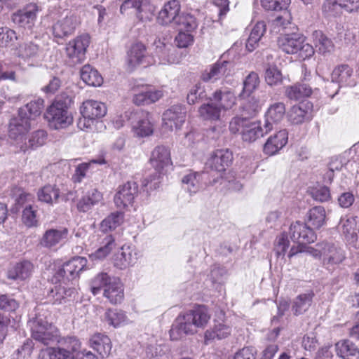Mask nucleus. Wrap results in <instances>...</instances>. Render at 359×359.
I'll return each instance as SVG.
<instances>
[{"instance_id": "f257e3e1", "label": "nucleus", "mask_w": 359, "mask_h": 359, "mask_svg": "<svg viewBox=\"0 0 359 359\" xmlns=\"http://www.w3.org/2000/svg\"><path fill=\"white\" fill-rule=\"evenodd\" d=\"M210 319L208 308L200 305L180 315L175 320L170 330L172 340H178L188 334H194L198 328H203Z\"/></svg>"}, {"instance_id": "f03ea898", "label": "nucleus", "mask_w": 359, "mask_h": 359, "mask_svg": "<svg viewBox=\"0 0 359 359\" xmlns=\"http://www.w3.org/2000/svg\"><path fill=\"white\" fill-rule=\"evenodd\" d=\"M278 47L285 53L296 54L302 59L310 57L314 53V49L311 45L305 43V38L298 33L285 34L278 37Z\"/></svg>"}, {"instance_id": "7ed1b4c3", "label": "nucleus", "mask_w": 359, "mask_h": 359, "mask_svg": "<svg viewBox=\"0 0 359 359\" xmlns=\"http://www.w3.org/2000/svg\"><path fill=\"white\" fill-rule=\"evenodd\" d=\"M32 337L45 345L57 341L58 330L55 325L48 323L46 313H39L30 321Z\"/></svg>"}, {"instance_id": "20e7f679", "label": "nucleus", "mask_w": 359, "mask_h": 359, "mask_svg": "<svg viewBox=\"0 0 359 359\" xmlns=\"http://www.w3.org/2000/svg\"><path fill=\"white\" fill-rule=\"evenodd\" d=\"M45 118L49 126L55 130L66 128L73 123V117L66 104L55 101L46 110Z\"/></svg>"}, {"instance_id": "39448f33", "label": "nucleus", "mask_w": 359, "mask_h": 359, "mask_svg": "<svg viewBox=\"0 0 359 359\" xmlns=\"http://www.w3.org/2000/svg\"><path fill=\"white\" fill-rule=\"evenodd\" d=\"M81 23L80 18L72 11H64L52 26L55 38L65 39L72 35Z\"/></svg>"}, {"instance_id": "423d86ee", "label": "nucleus", "mask_w": 359, "mask_h": 359, "mask_svg": "<svg viewBox=\"0 0 359 359\" xmlns=\"http://www.w3.org/2000/svg\"><path fill=\"white\" fill-rule=\"evenodd\" d=\"M90 44L88 34H81L70 40L65 47L67 62L74 66L83 62L86 59L87 48Z\"/></svg>"}, {"instance_id": "0eeeda50", "label": "nucleus", "mask_w": 359, "mask_h": 359, "mask_svg": "<svg viewBox=\"0 0 359 359\" xmlns=\"http://www.w3.org/2000/svg\"><path fill=\"white\" fill-rule=\"evenodd\" d=\"M322 13L325 17H337L342 11L353 13L359 11V0H325Z\"/></svg>"}, {"instance_id": "6e6552de", "label": "nucleus", "mask_w": 359, "mask_h": 359, "mask_svg": "<svg viewBox=\"0 0 359 359\" xmlns=\"http://www.w3.org/2000/svg\"><path fill=\"white\" fill-rule=\"evenodd\" d=\"M338 228L349 245L359 248V218L347 215L341 219Z\"/></svg>"}, {"instance_id": "1a4fd4ad", "label": "nucleus", "mask_w": 359, "mask_h": 359, "mask_svg": "<svg viewBox=\"0 0 359 359\" xmlns=\"http://www.w3.org/2000/svg\"><path fill=\"white\" fill-rule=\"evenodd\" d=\"M67 348H48L43 351L39 359H74L75 353L80 348V342L76 338H69Z\"/></svg>"}, {"instance_id": "9d476101", "label": "nucleus", "mask_w": 359, "mask_h": 359, "mask_svg": "<svg viewBox=\"0 0 359 359\" xmlns=\"http://www.w3.org/2000/svg\"><path fill=\"white\" fill-rule=\"evenodd\" d=\"M133 101L138 106L151 104L164 96L162 89H155L148 86H135L133 88Z\"/></svg>"}, {"instance_id": "9b49d317", "label": "nucleus", "mask_w": 359, "mask_h": 359, "mask_svg": "<svg viewBox=\"0 0 359 359\" xmlns=\"http://www.w3.org/2000/svg\"><path fill=\"white\" fill-rule=\"evenodd\" d=\"M138 194V185L134 181L127 182L118 187L114 196V203L117 208H124L133 204Z\"/></svg>"}, {"instance_id": "f8f14e48", "label": "nucleus", "mask_w": 359, "mask_h": 359, "mask_svg": "<svg viewBox=\"0 0 359 359\" xmlns=\"http://www.w3.org/2000/svg\"><path fill=\"white\" fill-rule=\"evenodd\" d=\"M41 10V7L36 4H29L22 10L13 13L12 20L20 27L32 28L34 25L38 13Z\"/></svg>"}, {"instance_id": "ddd939ff", "label": "nucleus", "mask_w": 359, "mask_h": 359, "mask_svg": "<svg viewBox=\"0 0 359 359\" xmlns=\"http://www.w3.org/2000/svg\"><path fill=\"white\" fill-rule=\"evenodd\" d=\"M185 118V109L182 105H173L163 114V126L170 130L180 129Z\"/></svg>"}, {"instance_id": "4468645a", "label": "nucleus", "mask_w": 359, "mask_h": 359, "mask_svg": "<svg viewBox=\"0 0 359 359\" xmlns=\"http://www.w3.org/2000/svg\"><path fill=\"white\" fill-rule=\"evenodd\" d=\"M27 116H25L18 111L17 116L11 119L8 133L11 138L15 140H22L33 125Z\"/></svg>"}, {"instance_id": "2eb2a0df", "label": "nucleus", "mask_w": 359, "mask_h": 359, "mask_svg": "<svg viewBox=\"0 0 359 359\" xmlns=\"http://www.w3.org/2000/svg\"><path fill=\"white\" fill-rule=\"evenodd\" d=\"M320 255L323 264L325 266L339 264L346 258L345 252L341 248L330 243H322Z\"/></svg>"}, {"instance_id": "dca6fc26", "label": "nucleus", "mask_w": 359, "mask_h": 359, "mask_svg": "<svg viewBox=\"0 0 359 359\" xmlns=\"http://www.w3.org/2000/svg\"><path fill=\"white\" fill-rule=\"evenodd\" d=\"M290 234L291 238L299 244L313 243L316 239L313 229L306 224L298 221L291 224Z\"/></svg>"}, {"instance_id": "f3484780", "label": "nucleus", "mask_w": 359, "mask_h": 359, "mask_svg": "<svg viewBox=\"0 0 359 359\" xmlns=\"http://www.w3.org/2000/svg\"><path fill=\"white\" fill-rule=\"evenodd\" d=\"M233 160V154L229 149H217L210 156L207 165L219 173L226 171Z\"/></svg>"}, {"instance_id": "a211bd4d", "label": "nucleus", "mask_w": 359, "mask_h": 359, "mask_svg": "<svg viewBox=\"0 0 359 359\" xmlns=\"http://www.w3.org/2000/svg\"><path fill=\"white\" fill-rule=\"evenodd\" d=\"M137 260L135 249L129 245H123L113 256L114 266L125 269L133 265Z\"/></svg>"}, {"instance_id": "6ab92c4d", "label": "nucleus", "mask_w": 359, "mask_h": 359, "mask_svg": "<svg viewBox=\"0 0 359 359\" xmlns=\"http://www.w3.org/2000/svg\"><path fill=\"white\" fill-rule=\"evenodd\" d=\"M152 166L158 172L172 165L170 149L165 145H158L152 151L150 158Z\"/></svg>"}, {"instance_id": "aec40b11", "label": "nucleus", "mask_w": 359, "mask_h": 359, "mask_svg": "<svg viewBox=\"0 0 359 359\" xmlns=\"http://www.w3.org/2000/svg\"><path fill=\"white\" fill-rule=\"evenodd\" d=\"M332 81L337 83L340 87L354 86L355 79L354 71L348 65H341L336 67L331 74Z\"/></svg>"}, {"instance_id": "412c9836", "label": "nucleus", "mask_w": 359, "mask_h": 359, "mask_svg": "<svg viewBox=\"0 0 359 359\" xmlns=\"http://www.w3.org/2000/svg\"><path fill=\"white\" fill-rule=\"evenodd\" d=\"M288 133L285 129L280 130L271 135L263 147L264 154L269 156L276 154L287 143Z\"/></svg>"}, {"instance_id": "4be33fe9", "label": "nucleus", "mask_w": 359, "mask_h": 359, "mask_svg": "<svg viewBox=\"0 0 359 359\" xmlns=\"http://www.w3.org/2000/svg\"><path fill=\"white\" fill-rule=\"evenodd\" d=\"M209 100L224 111L231 109L236 103L234 93L227 88L217 90Z\"/></svg>"}, {"instance_id": "5701e85b", "label": "nucleus", "mask_w": 359, "mask_h": 359, "mask_svg": "<svg viewBox=\"0 0 359 359\" xmlns=\"http://www.w3.org/2000/svg\"><path fill=\"white\" fill-rule=\"evenodd\" d=\"M68 236L66 228L50 229L45 231L42 236L40 244L46 248H52L64 242Z\"/></svg>"}, {"instance_id": "b1692460", "label": "nucleus", "mask_w": 359, "mask_h": 359, "mask_svg": "<svg viewBox=\"0 0 359 359\" xmlns=\"http://www.w3.org/2000/svg\"><path fill=\"white\" fill-rule=\"evenodd\" d=\"M180 11V4L177 0L170 1L165 4L157 16L158 23L162 25L174 24Z\"/></svg>"}, {"instance_id": "393cba45", "label": "nucleus", "mask_w": 359, "mask_h": 359, "mask_svg": "<svg viewBox=\"0 0 359 359\" xmlns=\"http://www.w3.org/2000/svg\"><path fill=\"white\" fill-rule=\"evenodd\" d=\"M285 115V105L282 102L271 104L266 113L265 133H269L273 128L272 123L280 122Z\"/></svg>"}, {"instance_id": "a878e982", "label": "nucleus", "mask_w": 359, "mask_h": 359, "mask_svg": "<svg viewBox=\"0 0 359 359\" xmlns=\"http://www.w3.org/2000/svg\"><path fill=\"white\" fill-rule=\"evenodd\" d=\"M87 260L82 257H75L65 262L61 268L57 269V276H62L63 273L69 272L68 280H74L79 276V273L85 268Z\"/></svg>"}, {"instance_id": "bb28decb", "label": "nucleus", "mask_w": 359, "mask_h": 359, "mask_svg": "<svg viewBox=\"0 0 359 359\" xmlns=\"http://www.w3.org/2000/svg\"><path fill=\"white\" fill-rule=\"evenodd\" d=\"M311 104L310 102H300L291 107L288 113L289 121L293 124H301L311 118Z\"/></svg>"}, {"instance_id": "cd10ccee", "label": "nucleus", "mask_w": 359, "mask_h": 359, "mask_svg": "<svg viewBox=\"0 0 359 359\" xmlns=\"http://www.w3.org/2000/svg\"><path fill=\"white\" fill-rule=\"evenodd\" d=\"M60 283L55 285L48 294V300L53 304H60L70 301L74 294V289L67 287Z\"/></svg>"}, {"instance_id": "c85d7f7f", "label": "nucleus", "mask_w": 359, "mask_h": 359, "mask_svg": "<svg viewBox=\"0 0 359 359\" xmlns=\"http://www.w3.org/2000/svg\"><path fill=\"white\" fill-rule=\"evenodd\" d=\"M33 264L28 261L17 263L8 269L7 277L15 281H21L29 278L33 271Z\"/></svg>"}, {"instance_id": "c756f323", "label": "nucleus", "mask_w": 359, "mask_h": 359, "mask_svg": "<svg viewBox=\"0 0 359 359\" xmlns=\"http://www.w3.org/2000/svg\"><path fill=\"white\" fill-rule=\"evenodd\" d=\"M90 346L103 358L109 355L112 348L110 338L101 333H96L90 337Z\"/></svg>"}, {"instance_id": "7c9ffc66", "label": "nucleus", "mask_w": 359, "mask_h": 359, "mask_svg": "<svg viewBox=\"0 0 359 359\" xmlns=\"http://www.w3.org/2000/svg\"><path fill=\"white\" fill-rule=\"evenodd\" d=\"M228 66H229V62L226 61L214 64L202 74V80L205 82H214L224 76H228L229 74Z\"/></svg>"}, {"instance_id": "2f4dec72", "label": "nucleus", "mask_w": 359, "mask_h": 359, "mask_svg": "<svg viewBox=\"0 0 359 359\" xmlns=\"http://www.w3.org/2000/svg\"><path fill=\"white\" fill-rule=\"evenodd\" d=\"M147 56V52L145 46L140 42L133 43L127 53V62L128 65L133 68L140 64H142Z\"/></svg>"}, {"instance_id": "473e14b6", "label": "nucleus", "mask_w": 359, "mask_h": 359, "mask_svg": "<svg viewBox=\"0 0 359 359\" xmlns=\"http://www.w3.org/2000/svg\"><path fill=\"white\" fill-rule=\"evenodd\" d=\"M120 11L121 13L127 12L135 13L141 21H150L153 16L151 13L143 14L144 6L142 5V0H126L121 6Z\"/></svg>"}, {"instance_id": "72a5a7b5", "label": "nucleus", "mask_w": 359, "mask_h": 359, "mask_svg": "<svg viewBox=\"0 0 359 359\" xmlns=\"http://www.w3.org/2000/svg\"><path fill=\"white\" fill-rule=\"evenodd\" d=\"M107 113V108L104 103L88 100L83 102L81 107V114L96 120L104 116Z\"/></svg>"}, {"instance_id": "f704fd0d", "label": "nucleus", "mask_w": 359, "mask_h": 359, "mask_svg": "<svg viewBox=\"0 0 359 359\" xmlns=\"http://www.w3.org/2000/svg\"><path fill=\"white\" fill-rule=\"evenodd\" d=\"M313 41L317 52L326 55L334 50V44L331 39L327 36L322 31L316 30L312 34Z\"/></svg>"}, {"instance_id": "c9c22d12", "label": "nucleus", "mask_w": 359, "mask_h": 359, "mask_svg": "<svg viewBox=\"0 0 359 359\" xmlns=\"http://www.w3.org/2000/svg\"><path fill=\"white\" fill-rule=\"evenodd\" d=\"M103 294L111 304L121 303L124 297L123 287L121 280L117 278L111 279L108 286L105 287Z\"/></svg>"}, {"instance_id": "e433bc0d", "label": "nucleus", "mask_w": 359, "mask_h": 359, "mask_svg": "<svg viewBox=\"0 0 359 359\" xmlns=\"http://www.w3.org/2000/svg\"><path fill=\"white\" fill-rule=\"evenodd\" d=\"M314 292L310 290L297 296L292 303V311L295 316L303 314L309 310L312 304Z\"/></svg>"}, {"instance_id": "4c0bfd02", "label": "nucleus", "mask_w": 359, "mask_h": 359, "mask_svg": "<svg viewBox=\"0 0 359 359\" xmlns=\"http://www.w3.org/2000/svg\"><path fill=\"white\" fill-rule=\"evenodd\" d=\"M265 126H261L260 122L248 121L247 126L241 131L242 140L246 142H253L263 137L265 134Z\"/></svg>"}, {"instance_id": "58836bf2", "label": "nucleus", "mask_w": 359, "mask_h": 359, "mask_svg": "<svg viewBox=\"0 0 359 359\" xmlns=\"http://www.w3.org/2000/svg\"><path fill=\"white\" fill-rule=\"evenodd\" d=\"M134 133L139 137H147L154 132L151 116L149 113H142L138 120L133 126Z\"/></svg>"}, {"instance_id": "ea45409f", "label": "nucleus", "mask_w": 359, "mask_h": 359, "mask_svg": "<svg viewBox=\"0 0 359 359\" xmlns=\"http://www.w3.org/2000/svg\"><path fill=\"white\" fill-rule=\"evenodd\" d=\"M337 355L342 359H359V349L351 341L343 340L335 345Z\"/></svg>"}, {"instance_id": "a19ab883", "label": "nucleus", "mask_w": 359, "mask_h": 359, "mask_svg": "<svg viewBox=\"0 0 359 359\" xmlns=\"http://www.w3.org/2000/svg\"><path fill=\"white\" fill-rule=\"evenodd\" d=\"M231 333V327L224 323H219L215 324L211 329L207 330L205 332V343L206 344L214 339H222L228 337Z\"/></svg>"}, {"instance_id": "79ce46f5", "label": "nucleus", "mask_w": 359, "mask_h": 359, "mask_svg": "<svg viewBox=\"0 0 359 359\" xmlns=\"http://www.w3.org/2000/svg\"><path fill=\"white\" fill-rule=\"evenodd\" d=\"M44 107V100L41 98H36L27 103L23 107L19 109L20 114L27 116V118L32 122L39 116Z\"/></svg>"}, {"instance_id": "37998d69", "label": "nucleus", "mask_w": 359, "mask_h": 359, "mask_svg": "<svg viewBox=\"0 0 359 359\" xmlns=\"http://www.w3.org/2000/svg\"><path fill=\"white\" fill-rule=\"evenodd\" d=\"M102 199V194L97 189L88 191L77 203V208L81 212H88L92 207Z\"/></svg>"}, {"instance_id": "c03bdc74", "label": "nucleus", "mask_w": 359, "mask_h": 359, "mask_svg": "<svg viewBox=\"0 0 359 359\" xmlns=\"http://www.w3.org/2000/svg\"><path fill=\"white\" fill-rule=\"evenodd\" d=\"M82 81L90 86H100L103 79L97 69L89 65H84L80 72Z\"/></svg>"}, {"instance_id": "a18cd8bd", "label": "nucleus", "mask_w": 359, "mask_h": 359, "mask_svg": "<svg viewBox=\"0 0 359 359\" xmlns=\"http://www.w3.org/2000/svg\"><path fill=\"white\" fill-rule=\"evenodd\" d=\"M311 93V86L306 83H296L285 88V95L290 100H301L310 96Z\"/></svg>"}, {"instance_id": "49530a36", "label": "nucleus", "mask_w": 359, "mask_h": 359, "mask_svg": "<svg viewBox=\"0 0 359 359\" xmlns=\"http://www.w3.org/2000/svg\"><path fill=\"white\" fill-rule=\"evenodd\" d=\"M266 29V26L263 21L257 22L253 26L246 42V48L249 52H252L256 48Z\"/></svg>"}, {"instance_id": "de8ad7c7", "label": "nucleus", "mask_w": 359, "mask_h": 359, "mask_svg": "<svg viewBox=\"0 0 359 359\" xmlns=\"http://www.w3.org/2000/svg\"><path fill=\"white\" fill-rule=\"evenodd\" d=\"M104 319L107 323L117 328L129 323V319L126 313L118 309H108L104 313Z\"/></svg>"}, {"instance_id": "09e8293b", "label": "nucleus", "mask_w": 359, "mask_h": 359, "mask_svg": "<svg viewBox=\"0 0 359 359\" xmlns=\"http://www.w3.org/2000/svg\"><path fill=\"white\" fill-rule=\"evenodd\" d=\"M116 243L111 235L106 236L101 242L100 247L90 255L93 260L103 259L115 249Z\"/></svg>"}, {"instance_id": "8fccbe9b", "label": "nucleus", "mask_w": 359, "mask_h": 359, "mask_svg": "<svg viewBox=\"0 0 359 359\" xmlns=\"http://www.w3.org/2000/svg\"><path fill=\"white\" fill-rule=\"evenodd\" d=\"M221 108L218 107L214 102L202 104L198 110L199 116L207 121H218L220 119Z\"/></svg>"}, {"instance_id": "3c124183", "label": "nucleus", "mask_w": 359, "mask_h": 359, "mask_svg": "<svg viewBox=\"0 0 359 359\" xmlns=\"http://www.w3.org/2000/svg\"><path fill=\"white\" fill-rule=\"evenodd\" d=\"M325 223V210L322 206L311 208L308 212L307 224L311 228L319 229Z\"/></svg>"}, {"instance_id": "603ef678", "label": "nucleus", "mask_w": 359, "mask_h": 359, "mask_svg": "<svg viewBox=\"0 0 359 359\" xmlns=\"http://www.w3.org/2000/svg\"><path fill=\"white\" fill-rule=\"evenodd\" d=\"M201 174L198 172H190L183 177L182 182L184 189L190 194H194L201 188Z\"/></svg>"}, {"instance_id": "864d4df0", "label": "nucleus", "mask_w": 359, "mask_h": 359, "mask_svg": "<svg viewBox=\"0 0 359 359\" xmlns=\"http://www.w3.org/2000/svg\"><path fill=\"white\" fill-rule=\"evenodd\" d=\"M174 25L177 26L180 31H185L191 32L197 27V22L196 18L185 13H179Z\"/></svg>"}, {"instance_id": "5fc2aeb1", "label": "nucleus", "mask_w": 359, "mask_h": 359, "mask_svg": "<svg viewBox=\"0 0 359 359\" xmlns=\"http://www.w3.org/2000/svg\"><path fill=\"white\" fill-rule=\"evenodd\" d=\"M37 196L40 201L53 204L58 201L60 190L55 186L46 185L38 191Z\"/></svg>"}, {"instance_id": "6e6d98bb", "label": "nucleus", "mask_w": 359, "mask_h": 359, "mask_svg": "<svg viewBox=\"0 0 359 359\" xmlns=\"http://www.w3.org/2000/svg\"><path fill=\"white\" fill-rule=\"evenodd\" d=\"M123 213L121 212H114L111 213L100 223V229L103 232H107L114 230L120 226L123 221Z\"/></svg>"}, {"instance_id": "4d7b16f0", "label": "nucleus", "mask_w": 359, "mask_h": 359, "mask_svg": "<svg viewBox=\"0 0 359 359\" xmlns=\"http://www.w3.org/2000/svg\"><path fill=\"white\" fill-rule=\"evenodd\" d=\"M115 278V277H111L104 272L98 273L92 279L90 283L93 294L94 295L99 294L102 288L104 290L105 287H107L109 284V282H111V280Z\"/></svg>"}, {"instance_id": "13d9d810", "label": "nucleus", "mask_w": 359, "mask_h": 359, "mask_svg": "<svg viewBox=\"0 0 359 359\" xmlns=\"http://www.w3.org/2000/svg\"><path fill=\"white\" fill-rule=\"evenodd\" d=\"M259 84V78L258 74L253 72L250 73L243 81V88L240 97H244L245 95L249 97L257 88Z\"/></svg>"}, {"instance_id": "bf43d9fd", "label": "nucleus", "mask_w": 359, "mask_h": 359, "mask_svg": "<svg viewBox=\"0 0 359 359\" xmlns=\"http://www.w3.org/2000/svg\"><path fill=\"white\" fill-rule=\"evenodd\" d=\"M318 248H313L310 246L305 245L304 244H299L297 246H292L288 253V257L290 258L292 257L293 256L297 255L300 252H306L307 254L311 255L315 258H320L321 257V244L317 245Z\"/></svg>"}, {"instance_id": "052dcab7", "label": "nucleus", "mask_w": 359, "mask_h": 359, "mask_svg": "<svg viewBox=\"0 0 359 359\" xmlns=\"http://www.w3.org/2000/svg\"><path fill=\"white\" fill-rule=\"evenodd\" d=\"M264 79L270 86H276L282 83L283 75L276 66H269L264 73Z\"/></svg>"}, {"instance_id": "680f3d73", "label": "nucleus", "mask_w": 359, "mask_h": 359, "mask_svg": "<svg viewBox=\"0 0 359 359\" xmlns=\"http://www.w3.org/2000/svg\"><path fill=\"white\" fill-rule=\"evenodd\" d=\"M22 221L23 224L28 228L35 227L38 226L36 210L31 204L27 205L25 208L23 210Z\"/></svg>"}, {"instance_id": "e2e57ef3", "label": "nucleus", "mask_w": 359, "mask_h": 359, "mask_svg": "<svg viewBox=\"0 0 359 359\" xmlns=\"http://www.w3.org/2000/svg\"><path fill=\"white\" fill-rule=\"evenodd\" d=\"M290 241L287 233L283 232L278 235L274 243V251L277 257H284L290 246Z\"/></svg>"}, {"instance_id": "0e129e2a", "label": "nucleus", "mask_w": 359, "mask_h": 359, "mask_svg": "<svg viewBox=\"0 0 359 359\" xmlns=\"http://www.w3.org/2000/svg\"><path fill=\"white\" fill-rule=\"evenodd\" d=\"M20 55L25 58H31L39 56L41 50L39 46L32 42L25 43L19 48Z\"/></svg>"}, {"instance_id": "69168bd1", "label": "nucleus", "mask_w": 359, "mask_h": 359, "mask_svg": "<svg viewBox=\"0 0 359 359\" xmlns=\"http://www.w3.org/2000/svg\"><path fill=\"white\" fill-rule=\"evenodd\" d=\"M262 6L269 11H280L286 9L290 0H261Z\"/></svg>"}, {"instance_id": "338daca9", "label": "nucleus", "mask_w": 359, "mask_h": 359, "mask_svg": "<svg viewBox=\"0 0 359 359\" xmlns=\"http://www.w3.org/2000/svg\"><path fill=\"white\" fill-rule=\"evenodd\" d=\"M194 40V36L191 32L180 31L178 34L175 36V42L177 47L183 48L192 45Z\"/></svg>"}, {"instance_id": "774afa93", "label": "nucleus", "mask_w": 359, "mask_h": 359, "mask_svg": "<svg viewBox=\"0 0 359 359\" xmlns=\"http://www.w3.org/2000/svg\"><path fill=\"white\" fill-rule=\"evenodd\" d=\"M14 39H17L15 31L8 27H0V47L8 46Z\"/></svg>"}]
</instances>
